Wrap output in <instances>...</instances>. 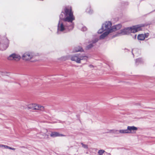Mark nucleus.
Here are the masks:
<instances>
[{"mask_svg":"<svg viewBox=\"0 0 155 155\" xmlns=\"http://www.w3.org/2000/svg\"><path fill=\"white\" fill-rule=\"evenodd\" d=\"M64 13L62 12L60 15V20L58 26V33L59 31L66 32L74 28L73 21L75 18L71 8L64 9Z\"/></svg>","mask_w":155,"mask_h":155,"instance_id":"1","label":"nucleus"},{"mask_svg":"<svg viewBox=\"0 0 155 155\" xmlns=\"http://www.w3.org/2000/svg\"><path fill=\"white\" fill-rule=\"evenodd\" d=\"M144 26V25L141 24L133 26L130 28H125L122 31V33L123 34H128L130 33H135L141 30L142 27Z\"/></svg>","mask_w":155,"mask_h":155,"instance_id":"2","label":"nucleus"},{"mask_svg":"<svg viewBox=\"0 0 155 155\" xmlns=\"http://www.w3.org/2000/svg\"><path fill=\"white\" fill-rule=\"evenodd\" d=\"M111 23L110 21L105 22L102 25V28L98 31L99 34H101L104 31H108L110 33L112 32V27H111Z\"/></svg>","mask_w":155,"mask_h":155,"instance_id":"3","label":"nucleus"},{"mask_svg":"<svg viewBox=\"0 0 155 155\" xmlns=\"http://www.w3.org/2000/svg\"><path fill=\"white\" fill-rule=\"evenodd\" d=\"M87 57L86 56H81L80 54H76L71 56V59L72 61H74L78 63H81L82 60H87Z\"/></svg>","mask_w":155,"mask_h":155,"instance_id":"4","label":"nucleus"},{"mask_svg":"<svg viewBox=\"0 0 155 155\" xmlns=\"http://www.w3.org/2000/svg\"><path fill=\"white\" fill-rule=\"evenodd\" d=\"M27 107L28 109L40 110L43 111L44 110V107L43 106L36 104H28Z\"/></svg>","mask_w":155,"mask_h":155,"instance_id":"5","label":"nucleus"},{"mask_svg":"<svg viewBox=\"0 0 155 155\" xmlns=\"http://www.w3.org/2000/svg\"><path fill=\"white\" fill-rule=\"evenodd\" d=\"M48 130L46 129L42 128L40 133L37 134L36 136L40 138H48V135L46 134Z\"/></svg>","mask_w":155,"mask_h":155,"instance_id":"6","label":"nucleus"},{"mask_svg":"<svg viewBox=\"0 0 155 155\" xmlns=\"http://www.w3.org/2000/svg\"><path fill=\"white\" fill-rule=\"evenodd\" d=\"M20 56L18 54L13 53L10 55L7 58L8 60L18 61L21 59Z\"/></svg>","mask_w":155,"mask_h":155,"instance_id":"7","label":"nucleus"},{"mask_svg":"<svg viewBox=\"0 0 155 155\" xmlns=\"http://www.w3.org/2000/svg\"><path fill=\"white\" fill-rule=\"evenodd\" d=\"M34 55L33 53L29 52L25 53L22 55V58L23 60H30L34 57Z\"/></svg>","mask_w":155,"mask_h":155,"instance_id":"8","label":"nucleus"},{"mask_svg":"<svg viewBox=\"0 0 155 155\" xmlns=\"http://www.w3.org/2000/svg\"><path fill=\"white\" fill-rule=\"evenodd\" d=\"M128 134H134L136 133L138 128L134 126H128L127 128Z\"/></svg>","mask_w":155,"mask_h":155,"instance_id":"9","label":"nucleus"},{"mask_svg":"<svg viewBox=\"0 0 155 155\" xmlns=\"http://www.w3.org/2000/svg\"><path fill=\"white\" fill-rule=\"evenodd\" d=\"M8 46V41L7 39L5 40V44L0 43V50L3 51L5 50Z\"/></svg>","mask_w":155,"mask_h":155,"instance_id":"10","label":"nucleus"},{"mask_svg":"<svg viewBox=\"0 0 155 155\" xmlns=\"http://www.w3.org/2000/svg\"><path fill=\"white\" fill-rule=\"evenodd\" d=\"M98 40V39L95 38L92 41H90L89 42V45L87 46V49H89L92 48L94 46L93 44L97 42Z\"/></svg>","mask_w":155,"mask_h":155,"instance_id":"11","label":"nucleus"},{"mask_svg":"<svg viewBox=\"0 0 155 155\" xmlns=\"http://www.w3.org/2000/svg\"><path fill=\"white\" fill-rule=\"evenodd\" d=\"M50 136L52 137H56L64 136V135L60 134L57 132H54L51 133Z\"/></svg>","mask_w":155,"mask_h":155,"instance_id":"12","label":"nucleus"},{"mask_svg":"<svg viewBox=\"0 0 155 155\" xmlns=\"http://www.w3.org/2000/svg\"><path fill=\"white\" fill-rule=\"evenodd\" d=\"M103 32L104 33L100 36V39H103L104 38L110 33L108 31H104Z\"/></svg>","mask_w":155,"mask_h":155,"instance_id":"13","label":"nucleus"},{"mask_svg":"<svg viewBox=\"0 0 155 155\" xmlns=\"http://www.w3.org/2000/svg\"><path fill=\"white\" fill-rule=\"evenodd\" d=\"M121 27V24H119L112 27V32L120 29Z\"/></svg>","mask_w":155,"mask_h":155,"instance_id":"14","label":"nucleus"},{"mask_svg":"<svg viewBox=\"0 0 155 155\" xmlns=\"http://www.w3.org/2000/svg\"><path fill=\"white\" fill-rule=\"evenodd\" d=\"M137 38L140 40H143L145 38V37L143 34H140L138 35Z\"/></svg>","mask_w":155,"mask_h":155,"instance_id":"15","label":"nucleus"},{"mask_svg":"<svg viewBox=\"0 0 155 155\" xmlns=\"http://www.w3.org/2000/svg\"><path fill=\"white\" fill-rule=\"evenodd\" d=\"M127 130L126 129H120V130L118 131L121 134H127Z\"/></svg>","mask_w":155,"mask_h":155,"instance_id":"16","label":"nucleus"},{"mask_svg":"<svg viewBox=\"0 0 155 155\" xmlns=\"http://www.w3.org/2000/svg\"><path fill=\"white\" fill-rule=\"evenodd\" d=\"M83 51V50L82 48L80 46L76 47L74 49V52H77L78 51Z\"/></svg>","mask_w":155,"mask_h":155,"instance_id":"17","label":"nucleus"},{"mask_svg":"<svg viewBox=\"0 0 155 155\" xmlns=\"http://www.w3.org/2000/svg\"><path fill=\"white\" fill-rule=\"evenodd\" d=\"M105 151L103 150H100L98 152V154L99 155H103V153H105Z\"/></svg>","mask_w":155,"mask_h":155,"instance_id":"18","label":"nucleus"},{"mask_svg":"<svg viewBox=\"0 0 155 155\" xmlns=\"http://www.w3.org/2000/svg\"><path fill=\"white\" fill-rule=\"evenodd\" d=\"M86 12L89 14H91L92 13L93 11L91 8L90 7H89L88 8L86 9Z\"/></svg>","mask_w":155,"mask_h":155,"instance_id":"19","label":"nucleus"},{"mask_svg":"<svg viewBox=\"0 0 155 155\" xmlns=\"http://www.w3.org/2000/svg\"><path fill=\"white\" fill-rule=\"evenodd\" d=\"M117 131H118V130H110L109 131V132H108V133H115Z\"/></svg>","mask_w":155,"mask_h":155,"instance_id":"20","label":"nucleus"},{"mask_svg":"<svg viewBox=\"0 0 155 155\" xmlns=\"http://www.w3.org/2000/svg\"><path fill=\"white\" fill-rule=\"evenodd\" d=\"M80 29L82 31H85L87 30V28L85 26H82Z\"/></svg>","mask_w":155,"mask_h":155,"instance_id":"21","label":"nucleus"},{"mask_svg":"<svg viewBox=\"0 0 155 155\" xmlns=\"http://www.w3.org/2000/svg\"><path fill=\"white\" fill-rule=\"evenodd\" d=\"M81 144L82 145V147L84 148H88V146L87 145L84 144L83 143H81Z\"/></svg>","mask_w":155,"mask_h":155,"instance_id":"22","label":"nucleus"},{"mask_svg":"<svg viewBox=\"0 0 155 155\" xmlns=\"http://www.w3.org/2000/svg\"><path fill=\"white\" fill-rule=\"evenodd\" d=\"M141 61V59L140 58H138L136 60L135 62L137 64V63L140 62Z\"/></svg>","mask_w":155,"mask_h":155,"instance_id":"23","label":"nucleus"},{"mask_svg":"<svg viewBox=\"0 0 155 155\" xmlns=\"http://www.w3.org/2000/svg\"><path fill=\"white\" fill-rule=\"evenodd\" d=\"M62 60L65 61L68 59V58L67 57H63L62 58Z\"/></svg>","mask_w":155,"mask_h":155,"instance_id":"24","label":"nucleus"},{"mask_svg":"<svg viewBox=\"0 0 155 155\" xmlns=\"http://www.w3.org/2000/svg\"><path fill=\"white\" fill-rule=\"evenodd\" d=\"M8 146H7L6 145H3L2 147H3L4 148H5V149H7L8 147Z\"/></svg>","mask_w":155,"mask_h":155,"instance_id":"25","label":"nucleus"},{"mask_svg":"<svg viewBox=\"0 0 155 155\" xmlns=\"http://www.w3.org/2000/svg\"><path fill=\"white\" fill-rule=\"evenodd\" d=\"M144 35L145 38H147L149 36V33H147V34H144Z\"/></svg>","mask_w":155,"mask_h":155,"instance_id":"26","label":"nucleus"},{"mask_svg":"<svg viewBox=\"0 0 155 155\" xmlns=\"http://www.w3.org/2000/svg\"><path fill=\"white\" fill-rule=\"evenodd\" d=\"M137 50V49H133L132 50V52H133ZM133 53V54L134 55V54L133 53Z\"/></svg>","mask_w":155,"mask_h":155,"instance_id":"27","label":"nucleus"},{"mask_svg":"<svg viewBox=\"0 0 155 155\" xmlns=\"http://www.w3.org/2000/svg\"><path fill=\"white\" fill-rule=\"evenodd\" d=\"M7 149H9L11 150L12 147H10L8 146V147Z\"/></svg>","mask_w":155,"mask_h":155,"instance_id":"28","label":"nucleus"},{"mask_svg":"<svg viewBox=\"0 0 155 155\" xmlns=\"http://www.w3.org/2000/svg\"><path fill=\"white\" fill-rule=\"evenodd\" d=\"M105 153L106 154H107V155H111V154L110 153H107V152H105Z\"/></svg>","mask_w":155,"mask_h":155,"instance_id":"29","label":"nucleus"},{"mask_svg":"<svg viewBox=\"0 0 155 155\" xmlns=\"http://www.w3.org/2000/svg\"><path fill=\"white\" fill-rule=\"evenodd\" d=\"M15 149L14 148H12V149H11V150H15Z\"/></svg>","mask_w":155,"mask_h":155,"instance_id":"30","label":"nucleus"},{"mask_svg":"<svg viewBox=\"0 0 155 155\" xmlns=\"http://www.w3.org/2000/svg\"><path fill=\"white\" fill-rule=\"evenodd\" d=\"M3 144H0V147H2Z\"/></svg>","mask_w":155,"mask_h":155,"instance_id":"31","label":"nucleus"},{"mask_svg":"<svg viewBox=\"0 0 155 155\" xmlns=\"http://www.w3.org/2000/svg\"><path fill=\"white\" fill-rule=\"evenodd\" d=\"M90 66L91 67H93V65H90Z\"/></svg>","mask_w":155,"mask_h":155,"instance_id":"32","label":"nucleus"},{"mask_svg":"<svg viewBox=\"0 0 155 155\" xmlns=\"http://www.w3.org/2000/svg\"><path fill=\"white\" fill-rule=\"evenodd\" d=\"M136 35H135V37H136Z\"/></svg>","mask_w":155,"mask_h":155,"instance_id":"33","label":"nucleus"}]
</instances>
